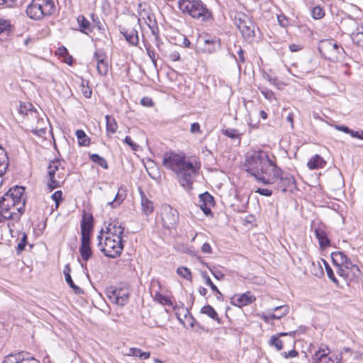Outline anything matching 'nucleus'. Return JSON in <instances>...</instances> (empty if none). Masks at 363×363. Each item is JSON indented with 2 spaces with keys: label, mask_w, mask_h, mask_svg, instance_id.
Segmentation results:
<instances>
[{
  "label": "nucleus",
  "mask_w": 363,
  "mask_h": 363,
  "mask_svg": "<svg viewBox=\"0 0 363 363\" xmlns=\"http://www.w3.org/2000/svg\"><path fill=\"white\" fill-rule=\"evenodd\" d=\"M162 165L174 171L182 186L190 189L194 177L198 174L199 167L197 163L186 160L184 153H176L172 151L166 152L163 155Z\"/></svg>",
  "instance_id": "nucleus-2"
},
{
  "label": "nucleus",
  "mask_w": 363,
  "mask_h": 363,
  "mask_svg": "<svg viewBox=\"0 0 363 363\" xmlns=\"http://www.w3.org/2000/svg\"><path fill=\"white\" fill-rule=\"evenodd\" d=\"M160 215L163 227L168 230L177 228L179 221V213L177 209L168 204H163L160 208Z\"/></svg>",
  "instance_id": "nucleus-8"
},
{
  "label": "nucleus",
  "mask_w": 363,
  "mask_h": 363,
  "mask_svg": "<svg viewBox=\"0 0 363 363\" xmlns=\"http://www.w3.org/2000/svg\"><path fill=\"white\" fill-rule=\"evenodd\" d=\"M140 103L143 106H147V107H151L154 105V103H153L152 99L150 97H147V96L143 97L141 99Z\"/></svg>",
  "instance_id": "nucleus-61"
},
{
  "label": "nucleus",
  "mask_w": 363,
  "mask_h": 363,
  "mask_svg": "<svg viewBox=\"0 0 363 363\" xmlns=\"http://www.w3.org/2000/svg\"><path fill=\"white\" fill-rule=\"evenodd\" d=\"M56 10L53 0H32L27 6L26 14L28 18L35 21H40L45 16L54 14Z\"/></svg>",
  "instance_id": "nucleus-5"
},
{
  "label": "nucleus",
  "mask_w": 363,
  "mask_h": 363,
  "mask_svg": "<svg viewBox=\"0 0 363 363\" xmlns=\"http://www.w3.org/2000/svg\"><path fill=\"white\" fill-rule=\"evenodd\" d=\"M318 50L322 56L330 62L337 61L341 53L344 52L343 48L333 40L323 41Z\"/></svg>",
  "instance_id": "nucleus-7"
},
{
  "label": "nucleus",
  "mask_w": 363,
  "mask_h": 363,
  "mask_svg": "<svg viewBox=\"0 0 363 363\" xmlns=\"http://www.w3.org/2000/svg\"><path fill=\"white\" fill-rule=\"evenodd\" d=\"M93 57L96 61V62L98 63L99 62H100L101 60V61L104 60H106V55L105 52H104L102 51H101V52L96 51L94 53Z\"/></svg>",
  "instance_id": "nucleus-58"
},
{
  "label": "nucleus",
  "mask_w": 363,
  "mask_h": 363,
  "mask_svg": "<svg viewBox=\"0 0 363 363\" xmlns=\"http://www.w3.org/2000/svg\"><path fill=\"white\" fill-rule=\"evenodd\" d=\"M198 206L200 207V208L203 211V213L206 216H213L212 211L211 210V207H212L211 206L206 205L204 203L200 202L199 201Z\"/></svg>",
  "instance_id": "nucleus-51"
},
{
  "label": "nucleus",
  "mask_w": 363,
  "mask_h": 363,
  "mask_svg": "<svg viewBox=\"0 0 363 363\" xmlns=\"http://www.w3.org/2000/svg\"><path fill=\"white\" fill-rule=\"evenodd\" d=\"M155 300L159 302L162 305H167V306H172V302L171 300L167 297L162 294L157 292L155 295Z\"/></svg>",
  "instance_id": "nucleus-38"
},
{
  "label": "nucleus",
  "mask_w": 363,
  "mask_h": 363,
  "mask_svg": "<svg viewBox=\"0 0 363 363\" xmlns=\"http://www.w3.org/2000/svg\"><path fill=\"white\" fill-rule=\"evenodd\" d=\"M120 32L130 45H138L139 43V38L138 30L135 28L121 27Z\"/></svg>",
  "instance_id": "nucleus-15"
},
{
  "label": "nucleus",
  "mask_w": 363,
  "mask_h": 363,
  "mask_svg": "<svg viewBox=\"0 0 363 363\" xmlns=\"http://www.w3.org/2000/svg\"><path fill=\"white\" fill-rule=\"evenodd\" d=\"M77 20L79 26V30L82 33L88 34L89 33L92 32L93 29L91 26L90 22L83 15H79Z\"/></svg>",
  "instance_id": "nucleus-24"
},
{
  "label": "nucleus",
  "mask_w": 363,
  "mask_h": 363,
  "mask_svg": "<svg viewBox=\"0 0 363 363\" xmlns=\"http://www.w3.org/2000/svg\"><path fill=\"white\" fill-rule=\"evenodd\" d=\"M9 166V158L6 151L0 145V186L2 183L1 177L6 173Z\"/></svg>",
  "instance_id": "nucleus-21"
},
{
  "label": "nucleus",
  "mask_w": 363,
  "mask_h": 363,
  "mask_svg": "<svg viewBox=\"0 0 363 363\" xmlns=\"http://www.w3.org/2000/svg\"><path fill=\"white\" fill-rule=\"evenodd\" d=\"M79 253L84 262H87L92 257V251L90 244H81Z\"/></svg>",
  "instance_id": "nucleus-27"
},
{
  "label": "nucleus",
  "mask_w": 363,
  "mask_h": 363,
  "mask_svg": "<svg viewBox=\"0 0 363 363\" xmlns=\"http://www.w3.org/2000/svg\"><path fill=\"white\" fill-rule=\"evenodd\" d=\"M90 159L91 161L96 164H97L99 166L101 167L102 168L106 169L108 168V163L106 160L99 155L98 154H91L90 155Z\"/></svg>",
  "instance_id": "nucleus-34"
},
{
  "label": "nucleus",
  "mask_w": 363,
  "mask_h": 363,
  "mask_svg": "<svg viewBox=\"0 0 363 363\" xmlns=\"http://www.w3.org/2000/svg\"><path fill=\"white\" fill-rule=\"evenodd\" d=\"M48 177L49 182L48 183V186L51 191L60 186V182L55 179V176Z\"/></svg>",
  "instance_id": "nucleus-52"
},
{
  "label": "nucleus",
  "mask_w": 363,
  "mask_h": 363,
  "mask_svg": "<svg viewBox=\"0 0 363 363\" xmlns=\"http://www.w3.org/2000/svg\"><path fill=\"white\" fill-rule=\"evenodd\" d=\"M2 363H40L39 361L29 355L28 353L18 352L6 356Z\"/></svg>",
  "instance_id": "nucleus-12"
},
{
  "label": "nucleus",
  "mask_w": 363,
  "mask_h": 363,
  "mask_svg": "<svg viewBox=\"0 0 363 363\" xmlns=\"http://www.w3.org/2000/svg\"><path fill=\"white\" fill-rule=\"evenodd\" d=\"M272 311L275 313L270 314V317H272V319H280L289 313V306L288 305L277 306L272 308Z\"/></svg>",
  "instance_id": "nucleus-25"
},
{
  "label": "nucleus",
  "mask_w": 363,
  "mask_h": 363,
  "mask_svg": "<svg viewBox=\"0 0 363 363\" xmlns=\"http://www.w3.org/2000/svg\"><path fill=\"white\" fill-rule=\"evenodd\" d=\"M201 276L203 277V279H205L206 284L210 286L211 290L217 294V299L221 300L223 294L220 293L218 287L213 283L207 273L206 272H203L201 273Z\"/></svg>",
  "instance_id": "nucleus-28"
},
{
  "label": "nucleus",
  "mask_w": 363,
  "mask_h": 363,
  "mask_svg": "<svg viewBox=\"0 0 363 363\" xmlns=\"http://www.w3.org/2000/svg\"><path fill=\"white\" fill-rule=\"evenodd\" d=\"M278 180L279 183L277 188L282 192L288 191H291L294 188H296V180L294 177L289 173L283 172L281 169L280 173L278 174V176L273 179L272 184L275 183Z\"/></svg>",
  "instance_id": "nucleus-9"
},
{
  "label": "nucleus",
  "mask_w": 363,
  "mask_h": 363,
  "mask_svg": "<svg viewBox=\"0 0 363 363\" xmlns=\"http://www.w3.org/2000/svg\"><path fill=\"white\" fill-rule=\"evenodd\" d=\"M236 24L244 37H252L255 35V25L250 18L242 14L241 16L235 18Z\"/></svg>",
  "instance_id": "nucleus-10"
},
{
  "label": "nucleus",
  "mask_w": 363,
  "mask_h": 363,
  "mask_svg": "<svg viewBox=\"0 0 363 363\" xmlns=\"http://www.w3.org/2000/svg\"><path fill=\"white\" fill-rule=\"evenodd\" d=\"M81 244H90L91 232L81 231Z\"/></svg>",
  "instance_id": "nucleus-54"
},
{
  "label": "nucleus",
  "mask_w": 363,
  "mask_h": 363,
  "mask_svg": "<svg viewBox=\"0 0 363 363\" xmlns=\"http://www.w3.org/2000/svg\"><path fill=\"white\" fill-rule=\"evenodd\" d=\"M11 26L10 22L0 18V33Z\"/></svg>",
  "instance_id": "nucleus-62"
},
{
  "label": "nucleus",
  "mask_w": 363,
  "mask_h": 363,
  "mask_svg": "<svg viewBox=\"0 0 363 363\" xmlns=\"http://www.w3.org/2000/svg\"><path fill=\"white\" fill-rule=\"evenodd\" d=\"M122 201L123 199H121L119 194H117L113 200L108 203V205L111 206L112 208H115L116 206H118Z\"/></svg>",
  "instance_id": "nucleus-63"
},
{
  "label": "nucleus",
  "mask_w": 363,
  "mask_h": 363,
  "mask_svg": "<svg viewBox=\"0 0 363 363\" xmlns=\"http://www.w3.org/2000/svg\"><path fill=\"white\" fill-rule=\"evenodd\" d=\"M94 228V217L91 213L84 211L81 220V231L92 232Z\"/></svg>",
  "instance_id": "nucleus-16"
},
{
  "label": "nucleus",
  "mask_w": 363,
  "mask_h": 363,
  "mask_svg": "<svg viewBox=\"0 0 363 363\" xmlns=\"http://www.w3.org/2000/svg\"><path fill=\"white\" fill-rule=\"evenodd\" d=\"M51 198L55 202L56 206H57L59 203L62 200V192L60 190L57 191L52 194Z\"/></svg>",
  "instance_id": "nucleus-57"
},
{
  "label": "nucleus",
  "mask_w": 363,
  "mask_h": 363,
  "mask_svg": "<svg viewBox=\"0 0 363 363\" xmlns=\"http://www.w3.org/2000/svg\"><path fill=\"white\" fill-rule=\"evenodd\" d=\"M324 265H325V270H326V273H327V275L328 277V278L334 283L336 285L338 284V281L337 279V278L335 277V274H334V272L332 269V268L330 267V265L328 264V263L324 260V259H322Z\"/></svg>",
  "instance_id": "nucleus-42"
},
{
  "label": "nucleus",
  "mask_w": 363,
  "mask_h": 363,
  "mask_svg": "<svg viewBox=\"0 0 363 363\" xmlns=\"http://www.w3.org/2000/svg\"><path fill=\"white\" fill-rule=\"evenodd\" d=\"M243 167L245 171L264 184H272L273 179L281 172V168L277 167L270 160L268 153L263 150L254 151L247 156Z\"/></svg>",
  "instance_id": "nucleus-1"
},
{
  "label": "nucleus",
  "mask_w": 363,
  "mask_h": 363,
  "mask_svg": "<svg viewBox=\"0 0 363 363\" xmlns=\"http://www.w3.org/2000/svg\"><path fill=\"white\" fill-rule=\"evenodd\" d=\"M352 42L357 46L363 47V32L352 33L351 35Z\"/></svg>",
  "instance_id": "nucleus-41"
},
{
  "label": "nucleus",
  "mask_w": 363,
  "mask_h": 363,
  "mask_svg": "<svg viewBox=\"0 0 363 363\" xmlns=\"http://www.w3.org/2000/svg\"><path fill=\"white\" fill-rule=\"evenodd\" d=\"M258 89L264 96L269 101H272L274 99H276L275 95L271 89L265 86H259Z\"/></svg>",
  "instance_id": "nucleus-43"
},
{
  "label": "nucleus",
  "mask_w": 363,
  "mask_h": 363,
  "mask_svg": "<svg viewBox=\"0 0 363 363\" xmlns=\"http://www.w3.org/2000/svg\"><path fill=\"white\" fill-rule=\"evenodd\" d=\"M350 135H351L352 138H356L363 140V130H362L360 131H355V130H351Z\"/></svg>",
  "instance_id": "nucleus-64"
},
{
  "label": "nucleus",
  "mask_w": 363,
  "mask_h": 363,
  "mask_svg": "<svg viewBox=\"0 0 363 363\" xmlns=\"http://www.w3.org/2000/svg\"><path fill=\"white\" fill-rule=\"evenodd\" d=\"M337 274L343 279V280L346 282L347 284H350V274L347 273L345 271V268L342 266H337Z\"/></svg>",
  "instance_id": "nucleus-48"
},
{
  "label": "nucleus",
  "mask_w": 363,
  "mask_h": 363,
  "mask_svg": "<svg viewBox=\"0 0 363 363\" xmlns=\"http://www.w3.org/2000/svg\"><path fill=\"white\" fill-rule=\"evenodd\" d=\"M78 143L80 146H88L90 144V138L83 130H77L75 133Z\"/></svg>",
  "instance_id": "nucleus-31"
},
{
  "label": "nucleus",
  "mask_w": 363,
  "mask_h": 363,
  "mask_svg": "<svg viewBox=\"0 0 363 363\" xmlns=\"http://www.w3.org/2000/svg\"><path fill=\"white\" fill-rule=\"evenodd\" d=\"M264 78L267 80L271 84L277 87L278 89L281 88V86L283 85V83L279 82L277 78L272 77L268 74L264 75Z\"/></svg>",
  "instance_id": "nucleus-50"
},
{
  "label": "nucleus",
  "mask_w": 363,
  "mask_h": 363,
  "mask_svg": "<svg viewBox=\"0 0 363 363\" xmlns=\"http://www.w3.org/2000/svg\"><path fill=\"white\" fill-rule=\"evenodd\" d=\"M149 28L152 34L155 36V41H159V28L157 26V23L153 22V24H149Z\"/></svg>",
  "instance_id": "nucleus-55"
},
{
  "label": "nucleus",
  "mask_w": 363,
  "mask_h": 363,
  "mask_svg": "<svg viewBox=\"0 0 363 363\" xmlns=\"http://www.w3.org/2000/svg\"><path fill=\"white\" fill-rule=\"evenodd\" d=\"M316 238L318 240L320 248L325 249L330 245V240L325 230L320 228H316L314 230Z\"/></svg>",
  "instance_id": "nucleus-18"
},
{
  "label": "nucleus",
  "mask_w": 363,
  "mask_h": 363,
  "mask_svg": "<svg viewBox=\"0 0 363 363\" xmlns=\"http://www.w3.org/2000/svg\"><path fill=\"white\" fill-rule=\"evenodd\" d=\"M27 234L25 232L22 233L21 240L17 245V254H20L23 250H25V247L27 244Z\"/></svg>",
  "instance_id": "nucleus-45"
},
{
  "label": "nucleus",
  "mask_w": 363,
  "mask_h": 363,
  "mask_svg": "<svg viewBox=\"0 0 363 363\" xmlns=\"http://www.w3.org/2000/svg\"><path fill=\"white\" fill-rule=\"evenodd\" d=\"M124 230L125 227L123 223L117 218L111 219L106 227L107 233L119 239H123Z\"/></svg>",
  "instance_id": "nucleus-14"
},
{
  "label": "nucleus",
  "mask_w": 363,
  "mask_h": 363,
  "mask_svg": "<svg viewBox=\"0 0 363 363\" xmlns=\"http://www.w3.org/2000/svg\"><path fill=\"white\" fill-rule=\"evenodd\" d=\"M279 335L277 337L275 335L272 336L269 344L272 346H274L276 347V349L279 351L283 348V342L279 338Z\"/></svg>",
  "instance_id": "nucleus-47"
},
{
  "label": "nucleus",
  "mask_w": 363,
  "mask_h": 363,
  "mask_svg": "<svg viewBox=\"0 0 363 363\" xmlns=\"http://www.w3.org/2000/svg\"><path fill=\"white\" fill-rule=\"evenodd\" d=\"M147 54L148 57L150 58L152 62L153 63L155 67H157V60L155 58V52L150 46H145Z\"/></svg>",
  "instance_id": "nucleus-56"
},
{
  "label": "nucleus",
  "mask_w": 363,
  "mask_h": 363,
  "mask_svg": "<svg viewBox=\"0 0 363 363\" xmlns=\"http://www.w3.org/2000/svg\"><path fill=\"white\" fill-rule=\"evenodd\" d=\"M178 6L184 14L194 19L207 22L213 18L212 12L201 0H179Z\"/></svg>",
  "instance_id": "nucleus-4"
},
{
  "label": "nucleus",
  "mask_w": 363,
  "mask_h": 363,
  "mask_svg": "<svg viewBox=\"0 0 363 363\" xmlns=\"http://www.w3.org/2000/svg\"><path fill=\"white\" fill-rule=\"evenodd\" d=\"M197 44L200 45L203 52L213 53L216 50L219 45V40L216 37L199 36L197 40Z\"/></svg>",
  "instance_id": "nucleus-11"
},
{
  "label": "nucleus",
  "mask_w": 363,
  "mask_h": 363,
  "mask_svg": "<svg viewBox=\"0 0 363 363\" xmlns=\"http://www.w3.org/2000/svg\"><path fill=\"white\" fill-rule=\"evenodd\" d=\"M201 313L208 315L209 318L217 321L218 323H220V319L218 317L217 312L211 306L206 305L202 307L201 309Z\"/></svg>",
  "instance_id": "nucleus-26"
},
{
  "label": "nucleus",
  "mask_w": 363,
  "mask_h": 363,
  "mask_svg": "<svg viewBox=\"0 0 363 363\" xmlns=\"http://www.w3.org/2000/svg\"><path fill=\"white\" fill-rule=\"evenodd\" d=\"M140 194L141 197L142 213L145 216L152 214L154 211L153 202L146 197L145 193L142 190H140Z\"/></svg>",
  "instance_id": "nucleus-17"
},
{
  "label": "nucleus",
  "mask_w": 363,
  "mask_h": 363,
  "mask_svg": "<svg viewBox=\"0 0 363 363\" xmlns=\"http://www.w3.org/2000/svg\"><path fill=\"white\" fill-rule=\"evenodd\" d=\"M60 165V160H55L52 161L48 166V176H55Z\"/></svg>",
  "instance_id": "nucleus-39"
},
{
  "label": "nucleus",
  "mask_w": 363,
  "mask_h": 363,
  "mask_svg": "<svg viewBox=\"0 0 363 363\" xmlns=\"http://www.w3.org/2000/svg\"><path fill=\"white\" fill-rule=\"evenodd\" d=\"M311 16L314 19H320L325 16V11L320 6H316L311 9Z\"/></svg>",
  "instance_id": "nucleus-40"
},
{
  "label": "nucleus",
  "mask_w": 363,
  "mask_h": 363,
  "mask_svg": "<svg viewBox=\"0 0 363 363\" xmlns=\"http://www.w3.org/2000/svg\"><path fill=\"white\" fill-rule=\"evenodd\" d=\"M71 268L69 267V264L65 265L63 273L65 277V281L67 284L69 286L70 288L73 289L74 293L76 294H83V290L79 288L78 286H77L74 281H72V279L70 275Z\"/></svg>",
  "instance_id": "nucleus-19"
},
{
  "label": "nucleus",
  "mask_w": 363,
  "mask_h": 363,
  "mask_svg": "<svg viewBox=\"0 0 363 363\" xmlns=\"http://www.w3.org/2000/svg\"><path fill=\"white\" fill-rule=\"evenodd\" d=\"M311 272L313 275L316 277H321L324 273L321 264L319 262H317V263H312V269H311Z\"/></svg>",
  "instance_id": "nucleus-44"
},
{
  "label": "nucleus",
  "mask_w": 363,
  "mask_h": 363,
  "mask_svg": "<svg viewBox=\"0 0 363 363\" xmlns=\"http://www.w3.org/2000/svg\"><path fill=\"white\" fill-rule=\"evenodd\" d=\"M221 133L231 139H239V140H240L242 135V133H239L238 130L234 128L222 129Z\"/></svg>",
  "instance_id": "nucleus-32"
},
{
  "label": "nucleus",
  "mask_w": 363,
  "mask_h": 363,
  "mask_svg": "<svg viewBox=\"0 0 363 363\" xmlns=\"http://www.w3.org/2000/svg\"><path fill=\"white\" fill-rule=\"evenodd\" d=\"M96 69L98 73L101 76H106L108 72V64L106 60L99 62L96 65Z\"/></svg>",
  "instance_id": "nucleus-35"
},
{
  "label": "nucleus",
  "mask_w": 363,
  "mask_h": 363,
  "mask_svg": "<svg viewBox=\"0 0 363 363\" xmlns=\"http://www.w3.org/2000/svg\"><path fill=\"white\" fill-rule=\"evenodd\" d=\"M25 188L15 186L0 196V223L7 220H19L25 211Z\"/></svg>",
  "instance_id": "nucleus-3"
},
{
  "label": "nucleus",
  "mask_w": 363,
  "mask_h": 363,
  "mask_svg": "<svg viewBox=\"0 0 363 363\" xmlns=\"http://www.w3.org/2000/svg\"><path fill=\"white\" fill-rule=\"evenodd\" d=\"M331 258L335 265L342 266L344 262L347 260V256L342 252H334L331 253Z\"/></svg>",
  "instance_id": "nucleus-30"
},
{
  "label": "nucleus",
  "mask_w": 363,
  "mask_h": 363,
  "mask_svg": "<svg viewBox=\"0 0 363 363\" xmlns=\"http://www.w3.org/2000/svg\"><path fill=\"white\" fill-rule=\"evenodd\" d=\"M199 201L211 206H213L215 204L214 198L207 191L199 195Z\"/></svg>",
  "instance_id": "nucleus-33"
},
{
  "label": "nucleus",
  "mask_w": 363,
  "mask_h": 363,
  "mask_svg": "<svg viewBox=\"0 0 363 363\" xmlns=\"http://www.w3.org/2000/svg\"><path fill=\"white\" fill-rule=\"evenodd\" d=\"M106 118V128L107 136L111 137V135L116 133L118 129V123L116 119L109 115L105 116Z\"/></svg>",
  "instance_id": "nucleus-22"
},
{
  "label": "nucleus",
  "mask_w": 363,
  "mask_h": 363,
  "mask_svg": "<svg viewBox=\"0 0 363 363\" xmlns=\"http://www.w3.org/2000/svg\"><path fill=\"white\" fill-rule=\"evenodd\" d=\"M207 267L210 269L211 272L216 279L221 280L224 278V274L216 267L211 268L208 265Z\"/></svg>",
  "instance_id": "nucleus-53"
},
{
  "label": "nucleus",
  "mask_w": 363,
  "mask_h": 363,
  "mask_svg": "<svg viewBox=\"0 0 363 363\" xmlns=\"http://www.w3.org/2000/svg\"><path fill=\"white\" fill-rule=\"evenodd\" d=\"M127 355L137 357L140 359H147L150 357V353L149 352H143L139 348L131 347L129 349V352Z\"/></svg>",
  "instance_id": "nucleus-29"
},
{
  "label": "nucleus",
  "mask_w": 363,
  "mask_h": 363,
  "mask_svg": "<svg viewBox=\"0 0 363 363\" xmlns=\"http://www.w3.org/2000/svg\"><path fill=\"white\" fill-rule=\"evenodd\" d=\"M177 274L182 278L191 281V272L189 269L185 267H179L177 269Z\"/></svg>",
  "instance_id": "nucleus-37"
},
{
  "label": "nucleus",
  "mask_w": 363,
  "mask_h": 363,
  "mask_svg": "<svg viewBox=\"0 0 363 363\" xmlns=\"http://www.w3.org/2000/svg\"><path fill=\"white\" fill-rule=\"evenodd\" d=\"M130 296V291L128 288H117L116 304L123 306L128 303Z\"/></svg>",
  "instance_id": "nucleus-20"
},
{
  "label": "nucleus",
  "mask_w": 363,
  "mask_h": 363,
  "mask_svg": "<svg viewBox=\"0 0 363 363\" xmlns=\"http://www.w3.org/2000/svg\"><path fill=\"white\" fill-rule=\"evenodd\" d=\"M326 162L319 155H315L312 157L308 162L307 166L310 169H315L323 167Z\"/></svg>",
  "instance_id": "nucleus-23"
},
{
  "label": "nucleus",
  "mask_w": 363,
  "mask_h": 363,
  "mask_svg": "<svg viewBox=\"0 0 363 363\" xmlns=\"http://www.w3.org/2000/svg\"><path fill=\"white\" fill-rule=\"evenodd\" d=\"M106 294L110 301L116 304L117 288L109 287L106 289Z\"/></svg>",
  "instance_id": "nucleus-46"
},
{
  "label": "nucleus",
  "mask_w": 363,
  "mask_h": 363,
  "mask_svg": "<svg viewBox=\"0 0 363 363\" xmlns=\"http://www.w3.org/2000/svg\"><path fill=\"white\" fill-rule=\"evenodd\" d=\"M332 126L334 127V128L337 130L344 132L345 133L350 134L351 129L349 128L347 126L343 125H332Z\"/></svg>",
  "instance_id": "nucleus-59"
},
{
  "label": "nucleus",
  "mask_w": 363,
  "mask_h": 363,
  "mask_svg": "<svg viewBox=\"0 0 363 363\" xmlns=\"http://www.w3.org/2000/svg\"><path fill=\"white\" fill-rule=\"evenodd\" d=\"M102 232L101 230V234L97 236L99 241L97 245L100 251L102 252L106 257L110 258H116L120 256L124 247L123 239L106 237L103 243Z\"/></svg>",
  "instance_id": "nucleus-6"
},
{
  "label": "nucleus",
  "mask_w": 363,
  "mask_h": 363,
  "mask_svg": "<svg viewBox=\"0 0 363 363\" xmlns=\"http://www.w3.org/2000/svg\"><path fill=\"white\" fill-rule=\"evenodd\" d=\"M345 271L350 274V282L352 281H357L361 274V272L357 266L350 268V269H345Z\"/></svg>",
  "instance_id": "nucleus-36"
},
{
  "label": "nucleus",
  "mask_w": 363,
  "mask_h": 363,
  "mask_svg": "<svg viewBox=\"0 0 363 363\" xmlns=\"http://www.w3.org/2000/svg\"><path fill=\"white\" fill-rule=\"evenodd\" d=\"M190 132L193 134H194V133L201 134L202 133V131L201 130L199 123L197 122L193 123L190 128Z\"/></svg>",
  "instance_id": "nucleus-60"
},
{
  "label": "nucleus",
  "mask_w": 363,
  "mask_h": 363,
  "mask_svg": "<svg viewBox=\"0 0 363 363\" xmlns=\"http://www.w3.org/2000/svg\"><path fill=\"white\" fill-rule=\"evenodd\" d=\"M244 52H245V51L241 48V47H240V48L238 51V58L237 59L235 57V56L234 55H233V57L235 59V60L237 62L238 67L240 70L241 69L240 64L241 63L243 64L245 62V57L244 55Z\"/></svg>",
  "instance_id": "nucleus-49"
},
{
  "label": "nucleus",
  "mask_w": 363,
  "mask_h": 363,
  "mask_svg": "<svg viewBox=\"0 0 363 363\" xmlns=\"http://www.w3.org/2000/svg\"><path fill=\"white\" fill-rule=\"evenodd\" d=\"M256 300L255 296H252L250 291H247L240 295L235 294L232 298L230 303L235 306L242 308L253 303Z\"/></svg>",
  "instance_id": "nucleus-13"
}]
</instances>
